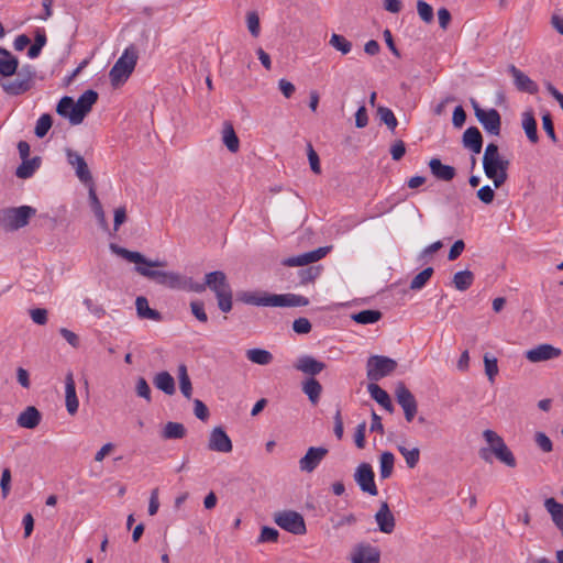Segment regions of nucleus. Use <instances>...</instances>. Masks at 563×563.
I'll use <instances>...</instances> for the list:
<instances>
[{"label": "nucleus", "instance_id": "f257e3e1", "mask_svg": "<svg viewBox=\"0 0 563 563\" xmlns=\"http://www.w3.org/2000/svg\"><path fill=\"white\" fill-rule=\"evenodd\" d=\"M236 300L257 307H305L309 299L296 294H269L267 291H238Z\"/></svg>", "mask_w": 563, "mask_h": 563}, {"label": "nucleus", "instance_id": "f03ea898", "mask_svg": "<svg viewBox=\"0 0 563 563\" xmlns=\"http://www.w3.org/2000/svg\"><path fill=\"white\" fill-rule=\"evenodd\" d=\"M510 162L499 154L498 145L487 144L483 156V169L487 178L493 180L494 187H501L508 179Z\"/></svg>", "mask_w": 563, "mask_h": 563}, {"label": "nucleus", "instance_id": "7ed1b4c3", "mask_svg": "<svg viewBox=\"0 0 563 563\" xmlns=\"http://www.w3.org/2000/svg\"><path fill=\"white\" fill-rule=\"evenodd\" d=\"M36 209L31 206L8 207L0 209V228L5 232H14L26 227Z\"/></svg>", "mask_w": 563, "mask_h": 563}, {"label": "nucleus", "instance_id": "20e7f679", "mask_svg": "<svg viewBox=\"0 0 563 563\" xmlns=\"http://www.w3.org/2000/svg\"><path fill=\"white\" fill-rule=\"evenodd\" d=\"M139 59V52L134 45H130L114 63L109 71L110 82L113 87L124 84L133 73Z\"/></svg>", "mask_w": 563, "mask_h": 563}, {"label": "nucleus", "instance_id": "39448f33", "mask_svg": "<svg viewBox=\"0 0 563 563\" xmlns=\"http://www.w3.org/2000/svg\"><path fill=\"white\" fill-rule=\"evenodd\" d=\"M206 285L210 288L218 300V307L222 312H230L232 309V289L227 275L222 271H214L206 274Z\"/></svg>", "mask_w": 563, "mask_h": 563}, {"label": "nucleus", "instance_id": "423d86ee", "mask_svg": "<svg viewBox=\"0 0 563 563\" xmlns=\"http://www.w3.org/2000/svg\"><path fill=\"white\" fill-rule=\"evenodd\" d=\"M14 79H9L0 82L3 91L10 96H19L32 88L35 73L31 66H24L15 73Z\"/></svg>", "mask_w": 563, "mask_h": 563}, {"label": "nucleus", "instance_id": "0eeeda50", "mask_svg": "<svg viewBox=\"0 0 563 563\" xmlns=\"http://www.w3.org/2000/svg\"><path fill=\"white\" fill-rule=\"evenodd\" d=\"M135 271L140 275L172 289H180L181 283H184L179 273L155 271L144 266H135Z\"/></svg>", "mask_w": 563, "mask_h": 563}, {"label": "nucleus", "instance_id": "6e6552de", "mask_svg": "<svg viewBox=\"0 0 563 563\" xmlns=\"http://www.w3.org/2000/svg\"><path fill=\"white\" fill-rule=\"evenodd\" d=\"M366 367L367 378L377 382L391 374L397 367V362L387 356L373 355L367 360Z\"/></svg>", "mask_w": 563, "mask_h": 563}, {"label": "nucleus", "instance_id": "1a4fd4ad", "mask_svg": "<svg viewBox=\"0 0 563 563\" xmlns=\"http://www.w3.org/2000/svg\"><path fill=\"white\" fill-rule=\"evenodd\" d=\"M274 521L278 527L292 534L301 536L307 531L303 517L294 510L276 512L274 516Z\"/></svg>", "mask_w": 563, "mask_h": 563}, {"label": "nucleus", "instance_id": "9d476101", "mask_svg": "<svg viewBox=\"0 0 563 563\" xmlns=\"http://www.w3.org/2000/svg\"><path fill=\"white\" fill-rule=\"evenodd\" d=\"M475 117L483 125L486 132L498 136L501 129V118L499 112L492 108L489 110L482 109L475 101L473 102Z\"/></svg>", "mask_w": 563, "mask_h": 563}, {"label": "nucleus", "instance_id": "9b49d317", "mask_svg": "<svg viewBox=\"0 0 563 563\" xmlns=\"http://www.w3.org/2000/svg\"><path fill=\"white\" fill-rule=\"evenodd\" d=\"M395 395L398 405L404 410L406 421L411 422L418 411V404L413 394L404 383H399L396 387Z\"/></svg>", "mask_w": 563, "mask_h": 563}, {"label": "nucleus", "instance_id": "f8f14e48", "mask_svg": "<svg viewBox=\"0 0 563 563\" xmlns=\"http://www.w3.org/2000/svg\"><path fill=\"white\" fill-rule=\"evenodd\" d=\"M98 100L97 91L89 89L86 90L77 100L76 109L73 111L71 115V124L78 125L80 124L87 114L91 111L93 104Z\"/></svg>", "mask_w": 563, "mask_h": 563}, {"label": "nucleus", "instance_id": "ddd939ff", "mask_svg": "<svg viewBox=\"0 0 563 563\" xmlns=\"http://www.w3.org/2000/svg\"><path fill=\"white\" fill-rule=\"evenodd\" d=\"M374 478L375 474L371 464L361 463L356 467L354 479L363 493H367L371 496H376L378 494Z\"/></svg>", "mask_w": 563, "mask_h": 563}, {"label": "nucleus", "instance_id": "4468645a", "mask_svg": "<svg viewBox=\"0 0 563 563\" xmlns=\"http://www.w3.org/2000/svg\"><path fill=\"white\" fill-rule=\"evenodd\" d=\"M329 450L323 446H310L306 454L299 460V468L301 472H313L322 460L327 456Z\"/></svg>", "mask_w": 563, "mask_h": 563}, {"label": "nucleus", "instance_id": "2eb2a0df", "mask_svg": "<svg viewBox=\"0 0 563 563\" xmlns=\"http://www.w3.org/2000/svg\"><path fill=\"white\" fill-rule=\"evenodd\" d=\"M330 249V246H323L297 256H290L283 260L282 264L288 267L306 266L323 258L329 253Z\"/></svg>", "mask_w": 563, "mask_h": 563}, {"label": "nucleus", "instance_id": "dca6fc26", "mask_svg": "<svg viewBox=\"0 0 563 563\" xmlns=\"http://www.w3.org/2000/svg\"><path fill=\"white\" fill-rule=\"evenodd\" d=\"M110 247H111V250L114 253H117L118 255L122 256L123 258H125L130 263L136 264V266H144V267H147V268H152V267H159V266H165L166 265L165 262L151 261V260L146 258L140 252L130 251V250H126L124 247H120V246H118L115 244H111Z\"/></svg>", "mask_w": 563, "mask_h": 563}, {"label": "nucleus", "instance_id": "f3484780", "mask_svg": "<svg viewBox=\"0 0 563 563\" xmlns=\"http://www.w3.org/2000/svg\"><path fill=\"white\" fill-rule=\"evenodd\" d=\"M208 449L219 453H230L232 451V441L222 427H216L211 430Z\"/></svg>", "mask_w": 563, "mask_h": 563}, {"label": "nucleus", "instance_id": "a211bd4d", "mask_svg": "<svg viewBox=\"0 0 563 563\" xmlns=\"http://www.w3.org/2000/svg\"><path fill=\"white\" fill-rule=\"evenodd\" d=\"M66 155L68 164L75 168L76 176L79 180L84 184H90L93 186L92 175L85 158L79 153L69 148L66 151Z\"/></svg>", "mask_w": 563, "mask_h": 563}, {"label": "nucleus", "instance_id": "6ab92c4d", "mask_svg": "<svg viewBox=\"0 0 563 563\" xmlns=\"http://www.w3.org/2000/svg\"><path fill=\"white\" fill-rule=\"evenodd\" d=\"M562 355V350L551 344L543 343L526 352V357L532 363L544 362L558 358Z\"/></svg>", "mask_w": 563, "mask_h": 563}, {"label": "nucleus", "instance_id": "aec40b11", "mask_svg": "<svg viewBox=\"0 0 563 563\" xmlns=\"http://www.w3.org/2000/svg\"><path fill=\"white\" fill-rule=\"evenodd\" d=\"M380 551L368 543H358L352 554V563H379Z\"/></svg>", "mask_w": 563, "mask_h": 563}, {"label": "nucleus", "instance_id": "412c9836", "mask_svg": "<svg viewBox=\"0 0 563 563\" xmlns=\"http://www.w3.org/2000/svg\"><path fill=\"white\" fill-rule=\"evenodd\" d=\"M508 73L512 76L514 84L519 91L530 95L539 91L538 85L515 65L508 66Z\"/></svg>", "mask_w": 563, "mask_h": 563}, {"label": "nucleus", "instance_id": "4be33fe9", "mask_svg": "<svg viewBox=\"0 0 563 563\" xmlns=\"http://www.w3.org/2000/svg\"><path fill=\"white\" fill-rule=\"evenodd\" d=\"M375 521L383 533L389 534L395 530V516L386 501L380 504L379 509L375 514Z\"/></svg>", "mask_w": 563, "mask_h": 563}, {"label": "nucleus", "instance_id": "5701e85b", "mask_svg": "<svg viewBox=\"0 0 563 563\" xmlns=\"http://www.w3.org/2000/svg\"><path fill=\"white\" fill-rule=\"evenodd\" d=\"M294 367L297 371L313 377L325 368V364L310 355H302L298 357L297 362L294 364Z\"/></svg>", "mask_w": 563, "mask_h": 563}, {"label": "nucleus", "instance_id": "b1692460", "mask_svg": "<svg viewBox=\"0 0 563 563\" xmlns=\"http://www.w3.org/2000/svg\"><path fill=\"white\" fill-rule=\"evenodd\" d=\"M65 400L68 413L71 416L75 415L78 410L79 402L76 395V385L71 372H68L65 377Z\"/></svg>", "mask_w": 563, "mask_h": 563}, {"label": "nucleus", "instance_id": "393cba45", "mask_svg": "<svg viewBox=\"0 0 563 563\" xmlns=\"http://www.w3.org/2000/svg\"><path fill=\"white\" fill-rule=\"evenodd\" d=\"M462 143L463 146L472 151L473 154H479L483 147L482 133L476 126H470L463 133Z\"/></svg>", "mask_w": 563, "mask_h": 563}, {"label": "nucleus", "instance_id": "a878e982", "mask_svg": "<svg viewBox=\"0 0 563 563\" xmlns=\"http://www.w3.org/2000/svg\"><path fill=\"white\" fill-rule=\"evenodd\" d=\"M429 168L437 179L443 181H451L456 175L453 166L442 164L439 158H431L429 161Z\"/></svg>", "mask_w": 563, "mask_h": 563}, {"label": "nucleus", "instance_id": "bb28decb", "mask_svg": "<svg viewBox=\"0 0 563 563\" xmlns=\"http://www.w3.org/2000/svg\"><path fill=\"white\" fill-rule=\"evenodd\" d=\"M19 66V60L8 49L0 47V75L3 77L13 76Z\"/></svg>", "mask_w": 563, "mask_h": 563}, {"label": "nucleus", "instance_id": "cd10ccee", "mask_svg": "<svg viewBox=\"0 0 563 563\" xmlns=\"http://www.w3.org/2000/svg\"><path fill=\"white\" fill-rule=\"evenodd\" d=\"M41 418V412L35 407L29 406L19 415L16 422L22 428L34 429L40 424Z\"/></svg>", "mask_w": 563, "mask_h": 563}, {"label": "nucleus", "instance_id": "c85d7f7f", "mask_svg": "<svg viewBox=\"0 0 563 563\" xmlns=\"http://www.w3.org/2000/svg\"><path fill=\"white\" fill-rule=\"evenodd\" d=\"M135 307H136L137 316L141 319H150V320H154V321L162 320L161 312L155 309L150 308L148 301L145 297H143V296L137 297L135 300Z\"/></svg>", "mask_w": 563, "mask_h": 563}, {"label": "nucleus", "instance_id": "c756f323", "mask_svg": "<svg viewBox=\"0 0 563 563\" xmlns=\"http://www.w3.org/2000/svg\"><path fill=\"white\" fill-rule=\"evenodd\" d=\"M367 390H368L371 397L375 401H377L383 408H385L388 411H393L394 407H393L390 397L386 390H384L382 387H379L375 383L368 384Z\"/></svg>", "mask_w": 563, "mask_h": 563}, {"label": "nucleus", "instance_id": "7c9ffc66", "mask_svg": "<svg viewBox=\"0 0 563 563\" xmlns=\"http://www.w3.org/2000/svg\"><path fill=\"white\" fill-rule=\"evenodd\" d=\"M222 142L231 153H236L240 148V141L232 123L224 122L222 129Z\"/></svg>", "mask_w": 563, "mask_h": 563}, {"label": "nucleus", "instance_id": "2f4dec72", "mask_svg": "<svg viewBox=\"0 0 563 563\" xmlns=\"http://www.w3.org/2000/svg\"><path fill=\"white\" fill-rule=\"evenodd\" d=\"M153 383L155 387L166 395H174L176 391L174 377L168 372H159L155 375Z\"/></svg>", "mask_w": 563, "mask_h": 563}, {"label": "nucleus", "instance_id": "473e14b6", "mask_svg": "<svg viewBox=\"0 0 563 563\" xmlns=\"http://www.w3.org/2000/svg\"><path fill=\"white\" fill-rule=\"evenodd\" d=\"M89 199H90V203H91V209H92L100 227L104 230H108V222L106 220V214H104L102 205L97 197V194L95 190V185L90 186V188H89Z\"/></svg>", "mask_w": 563, "mask_h": 563}, {"label": "nucleus", "instance_id": "72a5a7b5", "mask_svg": "<svg viewBox=\"0 0 563 563\" xmlns=\"http://www.w3.org/2000/svg\"><path fill=\"white\" fill-rule=\"evenodd\" d=\"M40 165L41 158L38 156L22 159V164L15 170V175L21 179L30 178L40 167Z\"/></svg>", "mask_w": 563, "mask_h": 563}, {"label": "nucleus", "instance_id": "f704fd0d", "mask_svg": "<svg viewBox=\"0 0 563 563\" xmlns=\"http://www.w3.org/2000/svg\"><path fill=\"white\" fill-rule=\"evenodd\" d=\"M522 129L525 130L526 135L531 143H537L539 141L537 121L531 111H526L522 113Z\"/></svg>", "mask_w": 563, "mask_h": 563}, {"label": "nucleus", "instance_id": "c9c22d12", "mask_svg": "<svg viewBox=\"0 0 563 563\" xmlns=\"http://www.w3.org/2000/svg\"><path fill=\"white\" fill-rule=\"evenodd\" d=\"M302 391L308 396L309 400L316 405L320 399L322 386L316 378L310 377L302 383Z\"/></svg>", "mask_w": 563, "mask_h": 563}, {"label": "nucleus", "instance_id": "e433bc0d", "mask_svg": "<svg viewBox=\"0 0 563 563\" xmlns=\"http://www.w3.org/2000/svg\"><path fill=\"white\" fill-rule=\"evenodd\" d=\"M186 435V428L180 422L169 421L162 431V438L165 440L183 439Z\"/></svg>", "mask_w": 563, "mask_h": 563}, {"label": "nucleus", "instance_id": "4c0bfd02", "mask_svg": "<svg viewBox=\"0 0 563 563\" xmlns=\"http://www.w3.org/2000/svg\"><path fill=\"white\" fill-rule=\"evenodd\" d=\"M246 357L254 364L268 365L273 361V354L263 349H250L246 351Z\"/></svg>", "mask_w": 563, "mask_h": 563}, {"label": "nucleus", "instance_id": "58836bf2", "mask_svg": "<svg viewBox=\"0 0 563 563\" xmlns=\"http://www.w3.org/2000/svg\"><path fill=\"white\" fill-rule=\"evenodd\" d=\"M395 456L391 452L385 451L380 454L379 459V475L380 478H389L394 471Z\"/></svg>", "mask_w": 563, "mask_h": 563}, {"label": "nucleus", "instance_id": "ea45409f", "mask_svg": "<svg viewBox=\"0 0 563 563\" xmlns=\"http://www.w3.org/2000/svg\"><path fill=\"white\" fill-rule=\"evenodd\" d=\"M474 282V274L468 271H461L454 274L453 276V285L460 291L467 290Z\"/></svg>", "mask_w": 563, "mask_h": 563}, {"label": "nucleus", "instance_id": "a19ab883", "mask_svg": "<svg viewBox=\"0 0 563 563\" xmlns=\"http://www.w3.org/2000/svg\"><path fill=\"white\" fill-rule=\"evenodd\" d=\"M382 312L379 310H362L357 313L352 314V320L361 324H372L382 319Z\"/></svg>", "mask_w": 563, "mask_h": 563}, {"label": "nucleus", "instance_id": "79ce46f5", "mask_svg": "<svg viewBox=\"0 0 563 563\" xmlns=\"http://www.w3.org/2000/svg\"><path fill=\"white\" fill-rule=\"evenodd\" d=\"M399 453L404 456L406 464L409 468L417 466L420 460V450L418 448L408 449L402 444L397 446Z\"/></svg>", "mask_w": 563, "mask_h": 563}, {"label": "nucleus", "instance_id": "37998d69", "mask_svg": "<svg viewBox=\"0 0 563 563\" xmlns=\"http://www.w3.org/2000/svg\"><path fill=\"white\" fill-rule=\"evenodd\" d=\"M74 109H76V103H75L74 99L69 96H65L57 103L56 112L60 117L67 118L69 120V122L71 123V115H73L71 113H73Z\"/></svg>", "mask_w": 563, "mask_h": 563}, {"label": "nucleus", "instance_id": "c03bdc74", "mask_svg": "<svg viewBox=\"0 0 563 563\" xmlns=\"http://www.w3.org/2000/svg\"><path fill=\"white\" fill-rule=\"evenodd\" d=\"M46 34L44 30H37L35 33L34 43L30 46L27 51V56L30 58H36L40 54L42 48L46 44Z\"/></svg>", "mask_w": 563, "mask_h": 563}, {"label": "nucleus", "instance_id": "a18cd8bd", "mask_svg": "<svg viewBox=\"0 0 563 563\" xmlns=\"http://www.w3.org/2000/svg\"><path fill=\"white\" fill-rule=\"evenodd\" d=\"M329 44L336 51L341 52L343 55L349 54L352 49V43L343 35L336 33L331 35Z\"/></svg>", "mask_w": 563, "mask_h": 563}, {"label": "nucleus", "instance_id": "49530a36", "mask_svg": "<svg viewBox=\"0 0 563 563\" xmlns=\"http://www.w3.org/2000/svg\"><path fill=\"white\" fill-rule=\"evenodd\" d=\"M434 271L432 267H427L423 271H421L418 275H416L411 283H410V289L412 290H419L426 286L428 280L433 275Z\"/></svg>", "mask_w": 563, "mask_h": 563}, {"label": "nucleus", "instance_id": "de8ad7c7", "mask_svg": "<svg viewBox=\"0 0 563 563\" xmlns=\"http://www.w3.org/2000/svg\"><path fill=\"white\" fill-rule=\"evenodd\" d=\"M495 456L504 464L509 467H515L517 465L516 459L509 448L505 444L503 446L496 448L493 452Z\"/></svg>", "mask_w": 563, "mask_h": 563}, {"label": "nucleus", "instance_id": "09e8293b", "mask_svg": "<svg viewBox=\"0 0 563 563\" xmlns=\"http://www.w3.org/2000/svg\"><path fill=\"white\" fill-rule=\"evenodd\" d=\"M377 114L380 121L384 122L390 131H395L398 121L389 108L383 106L378 107Z\"/></svg>", "mask_w": 563, "mask_h": 563}, {"label": "nucleus", "instance_id": "8fccbe9b", "mask_svg": "<svg viewBox=\"0 0 563 563\" xmlns=\"http://www.w3.org/2000/svg\"><path fill=\"white\" fill-rule=\"evenodd\" d=\"M53 119L49 114L44 113L42 114L35 125L34 133L37 137L42 139L44 137L48 130L52 128Z\"/></svg>", "mask_w": 563, "mask_h": 563}, {"label": "nucleus", "instance_id": "3c124183", "mask_svg": "<svg viewBox=\"0 0 563 563\" xmlns=\"http://www.w3.org/2000/svg\"><path fill=\"white\" fill-rule=\"evenodd\" d=\"M485 374L490 383L495 382V377L498 374V361L495 356L489 354L484 355Z\"/></svg>", "mask_w": 563, "mask_h": 563}, {"label": "nucleus", "instance_id": "603ef678", "mask_svg": "<svg viewBox=\"0 0 563 563\" xmlns=\"http://www.w3.org/2000/svg\"><path fill=\"white\" fill-rule=\"evenodd\" d=\"M417 11L420 19L426 23L433 21V8L423 0L417 1Z\"/></svg>", "mask_w": 563, "mask_h": 563}, {"label": "nucleus", "instance_id": "864d4df0", "mask_svg": "<svg viewBox=\"0 0 563 563\" xmlns=\"http://www.w3.org/2000/svg\"><path fill=\"white\" fill-rule=\"evenodd\" d=\"M298 275L301 284L312 283L320 275V266H309L300 269Z\"/></svg>", "mask_w": 563, "mask_h": 563}, {"label": "nucleus", "instance_id": "5fc2aeb1", "mask_svg": "<svg viewBox=\"0 0 563 563\" xmlns=\"http://www.w3.org/2000/svg\"><path fill=\"white\" fill-rule=\"evenodd\" d=\"M483 437L485 439V441L489 444V448H490V451L494 452L496 450V448H499L505 445V441L503 440V438L500 435H498L495 431L493 430H485L483 432Z\"/></svg>", "mask_w": 563, "mask_h": 563}, {"label": "nucleus", "instance_id": "6e6d98bb", "mask_svg": "<svg viewBox=\"0 0 563 563\" xmlns=\"http://www.w3.org/2000/svg\"><path fill=\"white\" fill-rule=\"evenodd\" d=\"M534 442L538 445V448L544 453H549L553 450L552 441L544 432H536Z\"/></svg>", "mask_w": 563, "mask_h": 563}, {"label": "nucleus", "instance_id": "4d7b16f0", "mask_svg": "<svg viewBox=\"0 0 563 563\" xmlns=\"http://www.w3.org/2000/svg\"><path fill=\"white\" fill-rule=\"evenodd\" d=\"M136 395L144 398L147 402L152 401L151 388L144 377H139L135 385Z\"/></svg>", "mask_w": 563, "mask_h": 563}, {"label": "nucleus", "instance_id": "13d9d810", "mask_svg": "<svg viewBox=\"0 0 563 563\" xmlns=\"http://www.w3.org/2000/svg\"><path fill=\"white\" fill-rule=\"evenodd\" d=\"M246 24L252 36L257 37L261 32L260 18L254 11L249 12L246 15Z\"/></svg>", "mask_w": 563, "mask_h": 563}, {"label": "nucleus", "instance_id": "bf43d9fd", "mask_svg": "<svg viewBox=\"0 0 563 563\" xmlns=\"http://www.w3.org/2000/svg\"><path fill=\"white\" fill-rule=\"evenodd\" d=\"M0 487H1L2 498L5 499L8 497V495L10 494V489H11V471L8 467L2 470L1 478H0Z\"/></svg>", "mask_w": 563, "mask_h": 563}, {"label": "nucleus", "instance_id": "052dcab7", "mask_svg": "<svg viewBox=\"0 0 563 563\" xmlns=\"http://www.w3.org/2000/svg\"><path fill=\"white\" fill-rule=\"evenodd\" d=\"M183 282L184 283H181L183 286L180 287V289H184V290H189V291L201 294L207 288L206 282L202 284L196 283L191 278H187L185 276H183Z\"/></svg>", "mask_w": 563, "mask_h": 563}, {"label": "nucleus", "instance_id": "680f3d73", "mask_svg": "<svg viewBox=\"0 0 563 563\" xmlns=\"http://www.w3.org/2000/svg\"><path fill=\"white\" fill-rule=\"evenodd\" d=\"M279 532L271 527H263L257 542H276L278 540Z\"/></svg>", "mask_w": 563, "mask_h": 563}, {"label": "nucleus", "instance_id": "e2e57ef3", "mask_svg": "<svg viewBox=\"0 0 563 563\" xmlns=\"http://www.w3.org/2000/svg\"><path fill=\"white\" fill-rule=\"evenodd\" d=\"M84 305L88 309V311L90 313H92L95 317H97L98 319H101L106 316L104 308L101 305L96 303L92 299L85 298Z\"/></svg>", "mask_w": 563, "mask_h": 563}, {"label": "nucleus", "instance_id": "0e129e2a", "mask_svg": "<svg viewBox=\"0 0 563 563\" xmlns=\"http://www.w3.org/2000/svg\"><path fill=\"white\" fill-rule=\"evenodd\" d=\"M190 309L192 314L200 321V322H207L208 316L205 311V305L200 300H195L190 302Z\"/></svg>", "mask_w": 563, "mask_h": 563}, {"label": "nucleus", "instance_id": "69168bd1", "mask_svg": "<svg viewBox=\"0 0 563 563\" xmlns=\"http://www.w3.org/2000/svg\"><path fill=\"white\" fill-rule=\"evenodd\" d=\"M311 328V322L307 318H298L292 322V330L298 334H307Z\"/></svg>", "mask_w": 563, "mask_h": 563}, {"label": "nucleus", "instance_id": "338daca9", "mask_svg": "<svg viewBox=\"0 0 563 563\" xmlns=\"http://www.w3.org/2000/svg\"><path fill=\"white\" fill-rule=\"evenodd\" d=\"M477 198L485 205H489L494 201V198H495V191L494 189L486 185V186H483L481 189H478L477 191Z\"/></svg>", "mask_w": 563, "mask_h": 563}, {"label": "nucleus", "instance_id": "774afa93", "mask_svg": "<svg viewBox=\"0 0 563 563\" xmlns=\"http://www.w3.org/2000/svg\"><path fill=\"white\" fill-rule=\"evenodd\" d=\"M30 317L34 323L44 325L47 322V310L44 308L31 309Z\"/></svg>", "mask_w": 563, "mask_h": 563}]
</instances>
